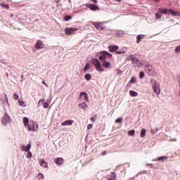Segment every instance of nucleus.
<instances>
[{"instance_id": "44", "label": "nucleus", "mask_w": 180, "mask_h": 180, "mask_svg": "<svg viewBox=\"0 0 180 180\" xmlns=\"http://www.w3.org/2000/svg\"><path fill=\"white\" fill-rule=\"evenodd\" d=\"M90 120H91L92 122H95V120H96V118L95 117H92L90 118Z\"/></svg>"}, {"instance_id": "15", "label": "nucleus", "mask_w": 180, "mask_h": 180, "mask_svg": "<svg viewBox=\"0 0 180 180\" xmlns=\"http://www.w3.org/2000/svg\"><path fill=\"white\" fill-rule=\"evenodd\" d=\"M56 164H57V165H61L63 164H64V159H63L62 158H58L56 161H55Z\"/></svg>"}, {"instance_id": "18", "label": "nucleus", "mask_w": 180, "mask_h": 180, "mask_svg": "<svg viewBox=\"0 0 180 180\" xmlns=\"http://www.w3.org/2000/svg\"><path fill=\"white\" fill-rule=\"evenodd\" d=\"M18 105L20 106H22V108H26V104H25V101H23V98H20L18 99Z\"/></svg>"}, {"instance_id": "54", "label": "nucleus", "mask_w": 180, "mask_h": 180, "mask_svg": "<svg viewBox=\"0 0 180 180\" xmlns=\"http://www.w3.org/2000/svg\"><path fill=\"white\" fill-rule=\"evenodd\" d=\"M5 96L6 97V94H5Z\"/></svg>"}, {"instance_id": "53", "label": "nucleus", "mask_w": 180, "mask_h": 180, "mask_svg": "<svg viewBox=\"0 0 180 180\" xmlns=\"http://www.w3.org/2000/svg\"><path fill=\"white\" fill-rule=\"evenodd\" d=\"M105 154H106V153H103V155H105Z\"/></svg>"}, {"instance_id": "29", "label": "nucleus", "mask_w": 180, "mask_h": 180, "mask_svg": "<svg viewBox=\"0 0 180 180\" xmlns=\"http://www.w3.org/2000/svg\"><path fill=\"white\" fill-rule=\"evenodd\" d=\"M126 53V51L124 49H120V51H116V54H124Z\"/></svg>"}, {"instance_id": "46", "label": "nucleus", "mask_w": 180, "mask_h": 180, "mask_svg": "<svg viewBox=\"0 0 180 180\" xmlns=\"http://www.w3.org/2000/svg\"><path fill=\"white\" fill-rule=\"evenodd\" d=\"M91 128H92V124H89V125H87L88 130L91 129Z\"/></svg>"}, {"instance_id": "2", "label": "nucleus", "mask_w": 180, "mask_h": 180, "mask_svg": "<svg viewBox=\"0 0 180 180\" xmlns=\"http://www.w3.org/2000/svg\"><path fill=\"white\" fill-rule=\"evenodd\" d=\"M150 84L152 85V89L153 90V92L156 95H160L161 94V86H160V83L155 80H150Z\"/></svg>"}, {"instance_id": "12", "label": "nucleus", "mask_w": 180, "mask_h": 180, "mask_svg": "<svg viewBox=\"0 0 180 180\" xmlns=\"http://www.w3.org/2000/svg\"><path fill=\"white\" fill-rule=\"evenodd\" d=\"M2 122L4 124H6V123H11V117L6 113L5 116L3 117Z\"/></svg>"}, {"instance_id": "31", "label": "nucleus", "mask_w": 180, "mask_h": 180, "mask_svg": "<svg viewBox=\"0 0 180 180\" xmlns=\"http://www.w3.org/2000/svg\"><path fill=\"white\" fill-rule=\"evenodd\" d=\"M89 68H90V65H89V63H86V65H85V67L84 68V72H86V70H89Z\"/></svg>"}, {"instance_id": "13", "label": "nucleus", "mask_w": 180, "mask_h": 180, "mask_svg": "<svg viewBox=\"0 0 180 180\" xmlns=\"http://www.w3.org/2000/svg\"><path fill=\"white\" fill-rule=\"evenodd\" d=\"M21 148L22 151L27 153L30 150V148H32V144L29 143L27 146H22Z\"/></svg>"}, {"instance_id": "21", "label": "nucleus", "mask_w": 180, "mask_h": 180, "mask_svg": "<svg viewBox=\"0 0 180 180\" xmlns=\"http://www.w3.org/2000/svg\"><path fill=\"white\" fill-rule=\"evenodd\" d=\"M23 124H24V126H25V127H28V126H29V118H27V117H25L24 118H23Z\"/></svg>"}, {"instance_id": "48", "label": "nucleus", "mask_w": 180, "mask_h": 180, "mask_svg": "<svg viewBox=\"0 0 180 180\" xmlns=\"http://www.w3.org/2000/svg\"><path fill=\"white\" fill-rule=\"evenodd\" d=\"M94 4H98V0H91Z\"/></svg>"}, {"instance_id": "39", "label": "nucleus", "mask_w": 180, "mask_h": 180, "mask_svg": "<svg viewBox=\"0 0 180 180\" xmlns=\"http://www.w3.org/2000/svg\"><path fill=\"white\" fill-rule=\"evenodd\" d=\"M175 53H180V45L175 49Z\"/></svg>"}, {"instance_id": "25", "label": "nucleus", "mask_w": 180, "mask_h": 180, "mask_svg": "<svg viewBox=\"0 0 180 180\" xmlns=\"http://www.w3.org/2000/svg\"><path fill=\"white\" fill-rule=\"evenodd\" d=\"M146 129H142L141 131V137L143 138L146 137Z\"/></svg>"}, {"instance_id": "3", "label": "nucleus", "mask_w": 180, "mask_h": 180, "mask_svg": "<svg viewBox=\"0 0 180 180\" xmlns=\"http://www.w3.org/2000/svg\"><path fill=\"white\" fill-rule=\"evenodd\" d=\"M92 63L95 65L97 71H99L100 72H103V71H105V69L102 67V64L101 63L99 60L94 58L92 60Z\"/></svg>"}, {"instance_id": "42", "label": "nucleus", "mask_w": 180, "mask_h": 180, "mask_svg": "<svg viewBox=\"0 0 180 180\" xmlns=\"http://www.w3.org/2000/svg\"><path fill=\"white\" fill-rule=\"evenodd\" d=\"M14 99H15V101L19 99V96L18 95V94H14Z\"/></svg>"}, {"instance_id": "32", "label": "nucleus", "mask_w": 180, "mask_h": 180, "mask_svg": "<svg viewBox=\"0 0 180 180\" xmlns=\"http://www.w3.org/2000/svg\"><path fill=\"white\" fill-rule=\"evenodd\" d=\"M32 156H33V155L32 154V152H30V151L27 152V155H26V157H27V158H32Z\"/></svg>"}, {"instance_id": "9", "label": "nucleus", "mask_w": 180, "mask_h": 180, "mask_svg": "<svg viewBox=\"0 0 180 180\" xmlns=\"http://www.w3.org/2000/svg\"><path fill=\"white\" fill-rule=\"evenodd\" d=\"M86 6L91 11H99V7L94 4H87Z\"/></svg>"}, {"instance_id": "34", "label": "nucleus", "mask_w": 180, "mask_h": 180, "mask_svg": "<svg viewBox=\"0 0 180 180\" xmlns=\"http://www.w3.org/2000/svg\"><path fill=\"white\" fill-rule=\"evenodd\" d=\"M155 16H156V19H161V18H162V15L160 13H157L155 14Z\"/></svg>"}, {"instance_id": "8", "label": "nucleus", "mask_w": 180, "mask_h": 180, "mask_svg": "<svg viewBox=\"0 0 180 180\" xmlns=\"http://www.w3.org/2000/svg\"><path fill=\"white\" fill-rule=\"evenodd\" d=\"M108 49L110 53H115L119 50V46L117 45H110L108 46Z\"/></svg>"}, {"instance_id": "26", "label": "nucleus", "mask_w": 180, "mask_h": 180, "mask_svg": "<svg viewBox=\"0 0 180 180\" xmlns=\"http://www.w3.org/2000/svg\"><path fill=\"white\" fill-rule=\"evenodd\" d=\"M0 6H1V8H3L4 9H9V5L8 4H1Z\"/></svg>"}, {"instance_id": "19", "label": "nucleus", "mask_w": 180, "mask_h": 180, "mask_svg": "<svg viewBox=\"0 0 180 180\" xmlns=\"http://www.w3.org/2000/svg\"><path fill=\"white\" fill-rule=\"evenodd\" d=\"M117 178V176L116 175V173L112 172L110 178L108 179V180H116Z\"/></svg>"}, {"instance_id": "47", "label": "nucleus", "mask_w": 180, "mask_h": 180, "mask_svg": "<svg viewBox=\"0 0 180 180\" xmlns=\"http://www.w3.org/2000/svg\"><path fill=\"white\" fill-rule=\"evenodd\" d=\"M42 84H44V85H45L46 86L49 87V84H47L44 80L42 81Z\"/></svg>"}, {"instance_id": "23", "label": "nucleus", "mask_w": 180, "mask_h": 180, "mask_svg": "<svg viewBox=\"0 0 180 180\" xmlns=\"http://www.w3.org/2000/svg\"><path fill=\"white\" fill-rule=\"evenodd\" d=\"M167 156H162V157H159L157 158L156 159H155V161H164V160H167Z\"/></svg>"}, {"instance_id": "5", "label": "nucleus", "mask_w": 180, "mask_h": 180, "mask_svg": "<svg viewBox=\"0 0 180 180\" xmlns=\"http://www.w3.org/2000/svg\"><path fill=\"white\" fill-rule=\"evenodd\" d=\"M77 30H78L77 28L67 27L65 29V33L68 36H71V34H75L74 32H77Z\"/></svg>"}, {"instance_id": "33", "label": "nucleus", "mask_w": 180, "mask_h": 180, "mask_svg": "<svg viewBox=\"0 0 180 180\" xmlns=\"http://www.w3.org/2000/svg\"><path fill=\"white\" fill-rule=\"evenodd\" d=\"M123 120V118L122 117H118L116 120H115V123H121Z\"/></svg>"}, {"instance_id": "51", "label": "nucleus", "mask_w": 180, "mask_h": 180, "mask_svg": "<svg viewBox=\"0 0 180 180\" xmlns=\"http://www.w3.org/2000/svg\"><path fill=\"white\" fill-rule=\"evenodd\" d=\"M11 18H13V14H11Z\"/></svg>"}, {"instance_id": "10", "label": "nucleus", "mask_w": 180, "mask_h": 180, "mask_svg": "<svg viewBox=\"0 0 180 180\" xmlns=\"http://www.w3.org/2000/svg\"><path fill=\"white\" fill-rule=\"evenodd\" d=\"M39 165H41L43 168H48L49 167V164L44 159H40L39 160Z\"/></svg>"}, {"instance_id": "43", "label": "nucleus", "mask_w": 180, "mask_h": 180, "mask_svg": "<svg viewBox=\"0 0 180 180\" xmlns=\"http://www.w3.org/2000/svg\"><path fill=\"white\" fill-rule=\"evenodd\" d=\"M131 62H132L134 64H137V63H139V59H136V60H134H134H131Z\"/></svg>"}, {"instance_id": "52", "label": "nucleus", "mask_w": 180, "mask_h": 180, "mask_svg": "<svg viewBox=\"0 0 180 180\" xmlns=\"http://www.w3.org/2000/svg\"><path fill=\"white\" fill-rule=\"evenodd\" d=\"M155 1H156V2H158V1H160V0H155Z\"/></svg>"}, {"instance_id": "14", "label": "nucleus", "mask_w": 180, "mask_h": 180, "mask_svg": "<svg viewBox=\"0 0 180 180\" xmlns=\"http://www.w3.org/2000/svg\"><path fill=\"white\" fill-rule=\"evenodd\" d=\"M72 123H74V120H68L61 123L62 126H72Z\"/></svg>"}, {"instance_id": "30", "label": "nucleus", "mask_w": 180, "mask_h": 180, "mask_svg": "<svg viewBox=\"0 0 180 180\" xmlns=\"http://www.w3.org/2000/svg\"><path fill=\"white\" fill-rule=\"evenodd\" d=\"M134 133H136V131L134 129L128 131L129 136H134Z\"/></svg>"}, {"instance_id": "40", "label": "nucleus", "mask_w": 180, "mask_h": 180, "mask_svg": "<svg viewBox=\"0 0 180 180\" xmlns=\"http://www.w3.org/2000/svg\"><path fill=\"white\" fill-rule=\"evenodd\" d=\"M44 104V99L39 100L38 105H43Z\"/></svg>"}, {"instance_id": "16", "label": "nucleus", "mask_w": 180, "mask_h": 180, "mask_svg": "<svg viewBox=\"0 0 180 180\" xmlns=\"http://www.w3.org/2000/svg\"><path fill=\"white\" fill-rule=\"evenodd\" d=\"M158 11L160 13H163L164 15H168V12H169V10L167 9V8H160L158 9Z\"/></svg>"}, {"instance_id": "24", "label": "nucleus", "mask_w": 180, "mask_h": 180, "mask_svg": "<svg viewBox=\"0 0 180 180\" xmlns=\"http://www.w3.org/2000/svg\"><path fill=\"white\" fill-rule=\"evenodd\" d=\"M129 94H130L131 96H137L139 95V93L136 92V91H134L133 90H131L129 91Z\"/></svg>"}, {"instance_id": "17", "label": "nucleus", "mask_w": 180, "mask_h": 180, "mask_svg": "<svg viewBox=\"0 0 180 180\" xmlns=\"http://www.w3.org/2000/svg\"><path fill=\"white\" fill-rule=\"evenodd\" d=\"M169 13H170L173 16H180L179 13L174 11L173 9H169Z\"/></svg>"}, {"instance_id": "4", "label": "nucleus", "mask_w": 180, "mask_h": 180, "mask_svg": "<svg viewBox=\"0 0 180 180\" xmlns=\"http://www.w3.org/2000/svg\"><path fill=\"white\" fill-rule=\"evenodd\" d=\"M37 130H39L37 122H32V124H28V131H37Z\"/></svg>"}, {"instance_id": "38", "label": "nucleus", "mask_w": 180, "mask_h": 180, "mask_svg": "<svg viewBox=\"0 0 180 180\" xmlns=\"http://www.w3.org/2000/svg\"><path fill=\"white\" fill-rule=\"evenodd\" d=\"M131 84H134L136 82V77H131L130 79Z\"/></svg>"}, {"instance_id": "49", "label": "nucleus", "mask_w": 180, "mask_h": 180, "mask_svg": "<svg viewBox=\"0 0 180 180\" xmlns=\"http://www.w3.org/2000/svg\"><path fill=\"white\" fill-rule=\"evenodd\" d=\"M117 2H122V0H115Z\"/></svg>"}, {"instance_id": "37", "label": "nucleus", "mask_w": 180, "mask_h": 180, "mask_svg": "<svg viewBox=\"0 0 180 180\" xmlns=\"http://www.w3.org/2000/svg\"><path fill=\"white\" fill-rule=\"evenodd\" d=\"M38 178H39V179H44V176L43 175V174H41V173H39V174H38Z\"/></svg>"}, {"instance_id": "35", "label": "nucleus", "mask_w": 180, "mask_h": 180, "mask_svg": "<svg viewBox=\"0 0 180 180\" xmlns=\"http://www.w3.org/2000/svg\"><path fill=\"white\" fill-rule=\"evenodd\" d=\"M70 19H72V17H71V15L65 16V20L68 21V20H70Z\"/></svg>"}, {"instance_id": "27", "label": "nucleus", "mask_w": 180, "mask_h": 180, "mask_svg": "<svg viewBox=\"0 0 180 180\" xmlns=\"http://www.w3.org/2000/svg\"><path fill=\"white\" fill-rule=\"evenodd\" d=\"M84 78L87 81H91V78H92V76H91L89 74H86L84 75Z\"/></svg>"}, {"instance_id": "45", "label": "nucleus", "mask_w": 180, "mask_h": 180, "mask_svg": "<svg viewBox=\"0 0 180 180\" xmlns=\"http://www.w3.org/2000/svg\"><path fill=\"white\" fill-rule=\"evenodd\" d=\"M44 108H49V104H48V103H44Z\"/></svg>"}, {"instance_id": "41", "label": "nucleus", "mask_w": 180, "mask_h": 180, "mask_svg": "<svg viewBox=\"0 0 180 180\" xmlns=\"http://www.w3.org/2000/svg\"><path fill=\"white\" fill-rule=\"evenodd\" d=\"M146 71H151V70L150 69V65H146Z\"/></svg>"}, {"instance_id": "20", "label": "nucleus", "mask_w": 180, "mask_h": 180, "mask_svg": "<svg viewBox=\"0 0 180 180\" xmlns=\"http://www.w3.org/2000/svg\"><path fill=\"white\" fill-rule=\"evenodd\" d=\"M79 108H81L82 109H84V110H85L86 108H88V105H86V103L83 102L79 104Z\"/></svg>"}, {"instance_id": "7", "label": "nucleus", "mask_w": 180, "mask_h": 180, "mask_svg": "<svg viewBox=\"0 0 180 180\" xmlns=\"http://www.w3.org/2000/svg\"><path fill=\"white\" fill-rule=\"evenodd\" d=\"M92 25L97 29V30H105V26L102 25V22H93Z\"/></svg>"}, {"instance_id": "6", "label": "nucleus", "mask_w": 180, "mask_h": 180, "mask_svg": "<svg viewBox=\"0 0 180 180\" xmlns=\"http://www.w3.org/2000/svg\"><path fill=\"white\" fill-rule=\"evenodd\" d=\"M34 49H36V50H41V49H44V44L41 40H38L34 45Z\"/></svg>"}, {"instance_id": "22", "label": "nucleus", "mask_w": 180, "mask_h": 180, "mask_svg": "<svg viewBox=\"0 0 180 180\" xmlns=\"http://www.w3.org/2000/svg\"><path fill=\"white\" fill-rule=\"evenodd\" d=\"M143 37H144V35H143V34H139L137 36V37H136L137 44H139V43H140V41H141V39H143Z\"/></svg>"}, {"instance_id": "50", "label": "nucleus", "mask_w": 180, "mask_h": 180, "mask_svg": "<svg viewBox=\"0 0 180 180\" xmlns=\"http://www.w3.org/2000/svg\"><path fill=\"white\" fill-rule=\"evenodd\" d=\"M30 124H31V127H33V122H32V123Z\"/></svg>"}, {"instance_id": "28", "label": "nucleus", "mask_w": 180, "mask_h": 180, "mask_svg": "<svg viewBox=\"0 0 180 180\" xmlns=\"http://www.w3.org/2000/svg\"><path fill=\"white\" fill-rule=\"evenodd\" d=\"M128 60H130L131 61H132V60H134V61H137V58L133 56V55L128 56Z\"/></svg>"}, {"instance_id": "11", "label": "nucleus", "mask_w": 180, "mask_h": 180, "mask_svg": "<svg viewBox=\"0 0 180 180\" xmlns=\"http://www.w3.org/2000/svg\"><path fill=\"white\" fill-rule=\"evenodd\" d=\"M79 99H83V101H86V102H88V94L86 92L80 93Z\"/></svg>"}, {"instance_id": "36", "label": "nucleus", "mask_w": 180, "mask_h": 180, "mask_svg": "<svg viewBox=\"0 0 180 180\" xmlns=\"http://www.w3.org/2000/svg\"><path fill=\"white\" fill-rule=\"evenodd\" d=\"M139 78L141 79H143V78H144V72H140V73H139Z\"/></svg>"}, {"instance_id": "1", "label": "nucleus", "mask_w": 180, "mask_h": 180, "mask_svg": "<svg viewBox=\"0 0 180 180\" xmlns=\"http://www.w3.org/2000/svg\"><path fill=\"white\" fill-rule=\"evenodd\" d=\"M101 56L98 57L100 61L102 63L104 68H112V63L108 61V58H112V54L106 51L101 52Z\"/></svg>"}]
</instances>
